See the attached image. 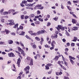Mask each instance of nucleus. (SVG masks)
<instances>
[{
	"label": "nucleus",
	"mask_w": 79,
	"mask_h": 79,
	"mask_svg": "<svg viewBox=\"0 0 79 79\" xmlns=\"http://www.w3.org/2000/svg\"><path fill=\"white\" fill-rule=\"evenodd\" d=\"M29 69H30V67L29 66H27L26 68L24 69V71H26V74H29Z\"/></svg>",
	"instance_id": "obj_1"
},
{
	"label": "nucleus",
	"mask_w": 79,
	"mask_h": 79,
	"mask_svg": "<svg viewBox=\"0 0 79 79\" xmlns=\"http://www.w3.org/2000/svg\"><path fill=\"white\" fill-rule=\"evenodd\" d=\"M8 22H9V25L10 26H12V25H13L15 24V23H14V20L13 19H10V20H8Z\"/></svg>",
	"instance_id": "obj_2"
},
{
	"label": "nucleus",
	"mask_w": 79,
	"mask_h": 79,
	"mask_svg": "<svg viewBox=\"0 0 79 79\" xmlns=\"http://www.w3.org/2000/svg\"><path fill=\"white\" fill-rule=\"evenodd\" d=\"M9 57H14L15 55L12 52H10V53H9L8 54Z\"/></svg>",
	"instance_id": "obj_3"
},
{
	"label": "nucleus",
	"mask_w": 79,
	"mask_h": 79,
	"mask_svg": "<svg viewBox=\"0 0 79 79\" xmlns=\"http://www.w3.org/2000/svg\"><path fill=\"white\" fill-rule=\"evenodd\" d=\"M62 27L61 25H58L57 27H56V28L58 31H60V29H61L62 28Z\"/></svg>",
	"instance_id": "obj_4"
},
{
	"label": "nucleus",
	"mask_w": 79,
	"mask_h": 79,
	"mask_svg": "<svg viewBox=\"0 0 79 79\" xmlns=\"http://www.w3.org/2000/svg\"><path fill=\"white\" fill-rule=\"evenodd\" d=\"M41 6V5L38 4L34 8L35 10H36V9H37V8H38V9H39Z\"/></svg>",
	"instance_id": "obj_5"
},
{
	"label": "nucleus",
	"mask_w": 79,
	"mask_h": 79,
	"mask_svg": "<svg viewBox=\"0 0 79 79\" xmlns=\"http://www.w3.org/2000/svg\"><path fill=\"white\" fill-rule=\"evenodd\" d=\"M4 8H2V9L1 10H0V14L1 15H3V14L4 13Z\"/></svg>",
	"instance_id": "obj_6"
},
{
	"label": "nucleus",
	"mask_w": 79,
	"mask_h": 79,
	"mask_svg": "<svg viewBox=\"0 0 79 79\" xmlns=\"http://www.w3.org/2000/svg\"><path fill=\"white\" fill-rule=\"evenodd\" d=\"M21 62V60H20V58H19L18 61H17V64L18 65V66L19 67L20 66H19V64H20V63Z\"/></svg>",
	"instance_id": "obj_7"
},
{
	"label": "nucleus",
	"mask_w": 79,
	"mask_h": 79,
	"mask_svg": "<svg viewBox=\"0 0 79 79\" xmlns=\"http://www.w3.org/2000/svg\"><path fill=\"white\" fill-rule=\"evenodd\" d=\"M78 28H79V27H73V28H72V29L73 31H77V30L78 29Z\"/></svg>",
	"instance_id": "obj_8"
},
{
	"label": "nucleus",
	"mask_w": 79,
	"mask_h": 79,
	"mask_svg": "<svg viewBox=\"0 0 79 79\" xmlns=\"http://www.w3.org/2000/svg\"><path fill=\"white\" fill-rule=\"evenodd\" d=\"M29 65H30V66H32V65H33V59H32V58H31L30 60Z\"/></svg>",
	"instance_id": "obj_9"
},
{
	"label": "nucleus",
	"mask_w": 79,
	"mask_h": 79,
	"mask_svg": "<svg viewBox=\"0 0 79 79\" xmlns=\"http://www.w3.org/2000/svg\"><path fill=\"white\" fill-rule=\"evenodd\" d=\"M21 29V30H23V27L22 26H20L19 28H17V31H19Z\"/></svg>",
	"instance_id": "obj_10"
},
{
	"label": "nucleus",
	"mask_w": 79,
	"mask_h": 79,
	"mask_svg": "<svg viewBox=\"0 0 79 79\" xmlns=\"http://www.w3.org/2000/svg\"><path fill=\"white\" fill-rule=\"evenodd\" d=\"M55 44H56V43L54 40H53L51 43V45L52 47H55Z\"/></svg>",
	"instance_id": "obj_11"
},
{
	"label": "nucleus",
	"mask_w": 79,
	"mask_h": 79,
	"mask_svg": "<svg viewBox=\"0 0 79 79\" xmlns=\"http://www.w3.org/2000/svg\"><path fill=\"white\" fill-rule=\"evenodd\" d=\"M25 37L27 38V39H29L30 40H31L32 41V42H33V40L32 39L30 38L29 36H28L27 35H26L25 36Z\"/></svg>",
	"instance_id": "obj_12"
},
{
	"label": "nucleus",
	"mask_w": 79,
	"mask_h": 79,
	"mask_svg": "<svg viewBox=\"0 0 79 79\" xmlns=\"http://www.w3.org/2000/svg\"><path fill=\"white\" fill-rule=\"evenodd\" d=\"M72 22L74 24H76V23H77V20L75 19H72Z\"/></svg>",
	"instance_id": "obj_13"
},
{
	"label": "nucleus",
	"mask_w": 79,
	"mask_h": 79,
	"mask_svg": "<svg viewBox=\"0 0 79 79\" xmlns=\"http://www.w3.org/2000/svg\"><path fill=\"white\" fill-rule=\"evenodd\" d=\"M8 42L9 44H12L13 43V41L11 40H8Z\"/></svg>",
	"instance_id": "obj_14"
},
{
	"label": "nucleus",
	"mask_w": 79,
	"mask_h": 79,
	"mask_svg": "<svg viewBox=\"0 0 79 79\" xmlns=\"http://www.w3.org/2000/svg\"><path fill=\"white\" fill-rule=\"evenodd\" d=\"M70 62L72 64V65H74L75 63H74V61H73V60L71 59H70Z\"/></svg>",
	"instance_id": "obj_15"
},
{
	"label": "nucleus",
	"mask_w": 79,
	"mask_h": 79,
	"mask_svg": "<svg viewBox=\"0 0 79 79\" xmlns=\"http://www.w3.org/2000/svg\"><path fill=\"white\" fill-rule=\"evenodd\" d=\"M18 23H17L16 24H15L14 26L13 27V28H14L15 29H16V28H18Z\"/></svg>",
	"instance_id": "obj_16"
},
{
	"label": "nucleus",
	"mask_w": 79,
	"mask_h": 79,
	"mask_svg": "<svg viewBox=\"0 0 79 79\" xmlns=\"http://www.w3.org/2000/svg\"><path fill=\"white\" fill-rule=\"evenodd\" d=\"M18 48L19 52H22L23 50V49H22L19 47H18Z\"/></svg>",
	"instance_id": "obj_17"
},
{
	"label": "nucleus",
	"mask_w": 79,
	"mask_h": 79,
	"mask_svg": "<svg viewBox=\"0 0 79 79\" xmlns=\"http://www.w3.org/2000/svg\"><path fill=\"white\" fill-rule=\"evenodd\" d=\"M65 31H66V32H65L66 35H67V36H68V37H69V36L70 35L69 34V33H68V31H67V30H65Z\"/></svg>",
	"instance_id": "obj_18"
},
{
	"label": "nucleus",
	"mask_w": 79,
	"mask_h": 79,
	"mask_svg": "<svg viewBox=\"0 0 79 79\" xmlns=\"http://www.w3.org/2000/svg\"><path fill=\"white\" fill-rule=\"evenodd\" d=\"M35 39L36 40H37V41H40V38H39V37H35Z\"/></svg>",
	"instance_id": "obj_19"
},
{
	"label": "nucleus",
	"mask_w": 79,
	"mask_h": 79,
	"mask_svg": "<svg viewBox=\"0 0 79 79\" xmlns=\"http://www.w3.org/2000/svg\"><path fill=\"white\" fill-rule=\"evenodd\" d=\"M69 58L70 59H72V60H76V58L73 57L71 56H69Z\"/></svg>",
	"instance_id": "obj_20"
},
{
	"label": "nucleus",
	"mask_w": 79,
	"mask_h": 79,
	"mask_svg": "<svg viewBox=\"0 0 79 79\" xmlns=\"http://www.w3.org/2000/svg\"><path fill=\"white\" fill-rule=\"evenodd\" d=\"M77 38L76 37H74V40H73V41L74 42H76V40H77Z\"/></svg>",
	"instance_id": "obj_21"
},
{
	"label": "nucleus",
	"mask_w": 79,
	"mask_h": 79,
	"mask_svg": "<svg viewBox=\"0 0 79 79\" xmlns=\"http://www.w3.org/2000/svg\"><path fill=\"white\" fill-rule=\"evenodd\" d=\"M21 54L23 55V56H25V55L26 54H25V53H24V51L23 50V51H21Z\"/></svg>",
	"instance_id": "obj_22"
},
{
	"label": "nucleus",
	"mask_w": 79,
	"mask_h": 79,
	"mask_svg": "<svg viewBox=\"0 0 79 79\" xmlns=\"http://www.w3.org/2000/svg\"><path fill=\"white\" fill-rule=\"evenodd\" d=\"M38 20H39L40 21H41V22H43L44 21L43 19H42L41 18H39Z\"/></svg>",
	"instance_id": "obj_23"
},
{
	"label": "nucleus",
	"mask_w": 79,
	"mask_h": 79,
	"mask_svg": "<svg viewBox=\"0 0 79 79\" xmlns=\"http://www.w3.org/2000/svg\"><path fill=\"white\" fill-rule=\"evenodd\" d=\"M60 7L61 9H64V6L62 4H61Z\"/></svg>",
	"instance_id": "obj_24"
},
{
	"label": "nucleus",
	"mask_w": 79,
	"mask_h": 79,
	"mask_svg": "<svg viewBox=\"0 0 79 79\" xmlns=\"http://www.w3.org/2000/svg\"><path fill=\"white\" fill-rule=\"evenodd\" d=\"M30 16L31 18H34L35 16V15L32 14L30 15Z\"/></svg>",
	"instance_id": "obj_25"
},
{
	"label": "nucleus",
	"mask_w": 79,
	"mask_h": 79,
	"mask_svg": "<svg viewBox=\"0 0 79 79\" xmlns=\"http://www.w3.org/2000/svg\"><path fill=\"white\" fill-rule=\"evenodd\" d=\"M60 67L62 68H63V69H64V70H66V68H65V67L63 66V65H61Z\"/></svg>",
	"instance_id": "obj_26"
},
{
	"label": "nucleus",
	"mask_w": 79,
	"mask_h": 79,
	"mask_svg": "<svg viewBox=\"0 0 79 79\" xmlns=\"http://www.w3.org/2000/svg\"><path fill=\"white\" fill-rule=\"evenodd\" d=\"M27 1L24 0L22 2V3L23 4H24V3L26 4V3H27Z\"/></svg>",
	"instance_id": "obj_27"
},
{
	"label": "nucleus",
	"mask_w": 79,
	"mask_h": 79,
	"mask_svg": "<svg viewBox=\"0 0 79 79\" xmlns=\"http://www.w3.org/2000/svg\"><path fill=\"white\" fill-rule=\"evenodd\" d=\"M59 58V57H58V56H56L55 57L54 60H56V61H57L58 60Z\"/></svg>",
	"instance_id": "obj_28"
},
{
	"label": "nucleus",
	"mask_w": 79,
	"mask_h": 79,
	"mask_svg": "<svg viewBox=\"0 0 79 79\" xmlns=\"http://www.w3.org/2000/svg\"><path fill=\"white\" fill-rule=\"evenodd\" d=\"M28 2L29 3H31V2H34V0H27Z\"/></svg>",
	"instance_id": "obj_29"
},
{
	"label": "nucleus",
	"mask_w": 79,
	"mask_h": 79,
	"mask_svg": "<svg viewBox=\"0 0 79 79\" xmlns=\"http://www.w3.org/2000/svg\"><path fill=\"white\" fill-rule=\"evenodd\" d=\"M8 13V12L7 11L4 12L3 15H7Z\"/></svg>",
	"instance_id": "obj_30"
},
{
	"label": "nucleus",
	"mask_w": 79,
	"mask_h": 79,
	"mask_svg": "<svg viewBox=\"0 0 79 79\" xmlns=\"http://www.w3.org/2000/svg\"><path fill=\"white\" fill-rule=\"evenodd\" d=\"M24 34H25V32L22 31L21 34H19V35H24Z\"/></svg>",
	"instance_id": "obj_31"
},
{
	"label": "nucleus",
	"mask_w": 79,
	"mask_h": 79,
	"mask_svg": "<svg viewBox=\"0 0 79 79\" xmlns=\"http://www.w3.org/2000/svg\"><path fill=\"white\" fill-rule=\"evenodd\" d=\"M28 33H29V34H31V35H32V34H33L32 33V31H29L28 32Z\"/></svg>",
	"instance_id": "obj_32"
},
{
	"label": "nucleus",
	"mask_w": 79,
	"mask_h": 79,
	"mask_svg": "<svg viewBox=\"0 0 79 79\" xmlns=\"http://www.w3.org/2000/svg\"><path fill=\"white\" fill-rule=\"evenodd\" d=\"M44 47L46 48H50V46H48L47 44L44 45Z\"/></svg>",
	"instance_id": "obj_33"
},
{
	"label": "nucleus",
	"mask_w": 79,
	"mask_h": 79,
	"mask_svg": "<svg viewBox=\"0 0 79 79\" xmlns=\"http://www.w3.org/2000/svg\"><path fill=\"white\" fill-rule=\"evenodd\" d=\"M35 24H40V22L39 21H37L35 22Z\"/></svg>",
	"instance_id": "obj_34"
},
{
	"label": "nucleus",
	"mask_w": 79,
	"mask_h": 79,
	"mask_svg": "<svg viewBox=\"0 0 79 79\" xmlns=\"http://www.w3.org/2000/svg\"><path fill=\"white\" fill-rule=\"evenodd\" d=\"M41 34H44V32H45V30H42L40 31Z\"/></svg>",
	"instance_id": "obj_35"
},
{
	"label": "nucleus",
	"mask_w": 79,
	"mask_h": 79,
	"mask_svg": "<svg viewBox=\"0 0 79 79\" xmlns=\"http://www.w3.org/2000/svg\"><path fill=\"white\" fill-rule=\"evenodd\" d=\"M19 13V11H17L14 13L13 14V15H16V14H17V13Z\"/></svg>",
	"instance_id": "obj_36"
},
{
	"label": "nucleus",
	"mask_w": 79,
	"mask_h": 79,
	"mask_svg": "<svg viewBox=\"0 0 79 79\" xmlns=\"http://www.w3.org/2000/svg\"><path fill=\"white\" fill-rule=\"evenodd\" d=\"M20 44L21 45L22 47H24V44L22 43V42L20 41Z\"/></svg>",
	"instance_id": "obj_37"
},
{
	"label": "nucleus",
	"mask_w": 79,
	"mask_h": 79,
	"mask_svg": "<svg viewBox=\"0 0 79 79\" xmlns=\"http://www.w3.org/2000/svg\"><path fill=\"white\" fill-rule=\"evenodd\" d=\"M39 9L40 10H43V9H44V6H42V5H41V6Z\"/></svg>",
	"instance_id": "obj_38"
},
{
	"label": "nucleus",
	"mask_w": 79,
	"mask_h": 79,
	"mask_svg": "<svg viewBox=\"0 0 79 79\" xmlns=\"http://www.w3.org/2000/svg\"><path fill=\"white\" fill-rule=\"evenodd\" d=\"M46 69H49V67L48 65H45Z\"/></svg>",
	"instance_id": "obj_39"
},
{
	"label": "nucleus",
	"mask_w": 79,
	"mask_h": 79,
	"mask_svg": "<svg viewBox=\"0 0 79 79\" xmlns=\"http://www.w3.org/2000/svg\"><path fill=\"white\" fill-rule=\"evenodd\" d=\"M50 24H51L50 23L48 22L47 26L48 27V26H50Z\"/></svg>",
	"instance_id": "obj_40"
},
{
	"label": "nucleus",
	"mask_w": 79,
	"mask_h": 79,
	"mask_svg": "<svg viewBox=\"0 0 79 79\" xmlns=\"http://www.w3.org/2000/svg\"><path fill=\"white\" fill-rule=\"evenodd\" d=\"M5 31L6 32V34H8V33H9V31L7 30H5Z\"/></svg>",
	"instance_id": "obj_41"
},
{
	"label": "nucleus",
	"mask_w": 79,
	"mask_h": 79,
	"mask_svg": "<svg viewBox=\"0 0 79 79\" xmlns=\"http://www.w3.org/2000/svg\"><path fill=\"white\" fill-rule=\"evenodd\" d=\"M23 4V3H22V2L20 3V6H22V7H24V6H25L24 5V4Z\"/></svg>",
	"instance_id": "obj_42"
},
{
	"label": "nucleus",
	"mask_w": 79,
	"mask_h": 79,
	"mask_svg": "<svg viewBox=\"0 0 79 79\" xmlns=\"http://www.w3.org/2000/svg\"><path fill=\"white\" fill-rule=\"evenodd\" d=\"M5 19H1V22L2 23H5Z\"/></svg>",
	"instance_id": "obj_43"
},
{
	"label": "nucleus",
	"mask_w": 79,
	"mask_h": 79,
	"mask_svg": "<svg viewBox=\"0 0 79 79\" xmlns=\"http://www.w3.org/2000/svg\"><path fill=\"white\" fill-rule=\"evenodd\" d=\"M69 79V77H66V76H65L64 77V79Z\"/></svg>",
	"instance_id": "obj_44"
},
{
	"label": "nucleus",
	"mask_w": 79,
	"mask_h": 79,
	"mask_svg": "<svg viewBox=\"0 0 79 79\" xmlns=\"http://www.w3.org/2000/svg\"><path fill=\"white\" fill-rule=\"evenodd\" d=\"M27 60H31V57L27 56Z\"/></svg>",
	"instance_id": "obj_45"
},
{
	"label": "nucleus",
	"mask_w": 79,
	"mask_h": 79,
	"mask_svg": "<svg viewBox=\"0 0 79 79\" xmlns=\"http://www.w3.org/2000/svg\"><path fill=\"white\" fill-rule=\"evenodd\" d=\"M52 73V70H51L49 72H48V74H51Z\"/></svg>",
	"instance_id": "obj_46"
},
{
	"label": "nucleus",
	"mask_w": 79,
	"mask_h": 79,
	"mask_svg": "<svg viewBox=\"0 0 79 79\" xmlns=\"http://www.w3.org/2000/svg\"><path fill=\"white\" fill-rule=\"evenodd\" d=\"M37 33H33V34H32V35H37Z\"/></svg>",
	"instance_id": "obj_47"
},
{
	"label": "nucleus",
	"mask_w": 79,
	"mask_h": 79,
	"mask_svg": "<svg viewBox=\"0 0 79 79\" xmlns=\"http://www.w3.org/2000/svg\"><path fill=\"white\" fill-rule=\"evenodd\" d=\"M61 56H62V60H63V61H65V59H64V57H63V56L62 55H61Z\"/></svg>",
	"instance_id": "obj_48"
},
{
	"label": "nucleus",
	"mask_w": 79,
	"mask_h": 79,
	"mask_svg": "<svg viewBox=\"0 0 79 79\" xmlns=\"http://www.w3.org/2000/svg\"><path fill=\"white\" fill-rule=\"evenodd\" d=\"M61 62L60 61H58V64H60V66H61V65H62L61 64Z\"/></svg>",
	"instance_id": "obj_49"
},
{
	"label": "nucleus",
	"mask_w": 79,
	"mask_h": 79,
	"mask_svg": "<svg viewBox=\"0 0 79 79\" xmlns=\"http://www.w3.org/2000/svg\"><path fill=\"white\" fill-rule=\"evenodd\" d=\"M64 64H65L66 66H68V64H67V62L65 60L64 61Z\"/></svg>",
	"instance_id": "obj_50"
},
{
	"label": "nucleus",
	"mask_w": 79,
	"mask_h": 79,
	"mask_svg": "<svg viewBox=\"0 0 79 79\" xmlns=\"http://www.w3.org/2000/svg\"><path fill=\"white\" fill-rule=\"evenodd\" d=\"M37 34H38V35H40V34H41V33H40V31H38L37 32Z\"/></svg>",
	"instance_id": "obj_51"
},
{
	"label": "nucleus",
	"mask_w": 79,
	"mask_h": 79,
	"mask_svg": "<svg viewBox=\"0 0 79 79\" xmlns=\"http://www.w3.org/2000/svg\"><path fill=\"white\" fill-rule=\"evenodd\" d=\"M32 47L33 48H36V45H35L34 44V45H33Z\"/></svg>",
	"instance_id": "obj_52"
},
{
	"label": "nucleus",
	"mask_w": 79,
	"mask_h": 79,
	"mask_svg": "<svg viewBox=\"0 0 79 79\" xmlns=\"http://www.w3.org/2000/svg\"><path fill=\"white\" fill-rule=\"evenodd\" d=\"M38 48H39V49H42V46L40 45H39Z\"/></svg>",
	"instance_id": "obj_53"
},
{
	"label": "nucleus",
	"mask_w": 79,
	"mask_h": 79,
	"mask_svg": "<svg viewBox=\"0 0 79 79\" xmlns=\"http://www.w3.org/2000/svg\"><path fill=\"white\" fill-rule=\"evenodd\" d=\"M35 18H36V19H39V16L38 15H37V16H36L35 17Z\"/></svg>",
	"instance_id": "obj_54"
},
{
	"label": "nucleus",
	"mask_w": 79,
	"mask_h": 79,
	"mask_svg": "<svg viewBox=\"0 0 79 79\" xmlns=\"http://www.w3.org/2000/svg\"><path fill=\"white\" fill-rule=\"evenodd\" d=\"M36 55V56H38V57H40V55L39 54H37Z\"/></svg>",
	"instance_id": "obj_55"
},
{
	"label": "nucleus",
	"mask_w": 79,
	"mask_h": 79,
	"mask_svg": "<svg viewBox=\"0 0 79 79\" xmlns=\"http://www.w3.org/2000/svg\"><path fill=\"white\" fill-rule=\"evenodd\" d=\"M48 66H53V65L51 64H48Z\"/></svg>",
	"instance_id": "obj_56"
},
{
	"label": "nucleus",
	"mask_w": 79,
	"mask_h": 79,
	"mask_svg": "<svg viewBox=\"0 0 79 79\" xmlns=\"http://www.w3.org/2000/svg\"><path fill=\"white\" fill-rule=\"evenodd\" d=\"M21 79V76H19L16 79Z\"/></svg>",
	"instance_id": "obj_57"
},
{
	"label": "nucleus",
	"mask_w": 79,
	"mask_h": 79,
	"mask_svg": "<svg viewBox=\"0 0 79 79\" xmlns=\"http://www.w3.org/2000/svg\"><path fill=\"white\" fill-rule=\"evenodd\" d=\"M71 47H74V43H72L71 44Z\"/></svg>",
	"instance_id": "obj_58"
},
{
	"label": "nucleus",
	"mask_w": 79,
	"mask_h": 79,
	"mask_svg": "<svg viewBox=\"0 0 79 79\" xmlns=\"http://www.w3.org/2000/svg\"><path fill=\"white\" fill-rule=\"evenodd\" d=\"M67 3L68 4H69V5H71V2L70 1H69L67 2Z\"/></svg>",
	"instance_id": "obj_59"
},
{
	"label": "nucleus",
	"mask_w": 79,
	"mask_h": 79,
	"mask_svg": "<svg viewBox=\"0 0 79 79\" xmlns=\"http://www.w3.org/2000/svg\"><path fill=\"white\" fill-rule=\"evenodd\" d=\"M73 3H78L79 2H78V1H73Z\"/></svg>",
	"instance_id": "obj_60"
},
{
	"label": "nucleus",
	"mask_w": 79,
	"mask_h": 79,
	"mask_svg": "<svg viewBox=\"0 0 79 79\" xmlns=\"http://www.w3.org/2000/svg\"><path fill=\"white\" fill-rule=\"evenodd\" d=\"M29 18V16H26L25 17V19H27Z\"/></svg>",
	"instance_id": "obj_61"
},
{
	"label": "nucleus",
	"mask_w": 79,
	"mask_h": 79,
	"mask_svg": "<svg viewBox=\"0 0 79 79\" xmlns=\"http://www.w3.org/2000/svg\"><path fill=\"white\" fill-rule=\"evenodd\" d=\"M11 34L13 35H16V34L15 33H11Z\"/></svg>",
	"instance_id": "obj_62"
},
{
	"label": "nucleus",
	"mask_w": 79,
	"mask_h": 79,
	"mask_svg": "<svg viewBox=\"0 0 79 79\" xmlns=\"http://www.w3.org/2000/svg\"><path fill=\"white\" fill-rule=\"evenodd\" d=\"M15 43H16V44H18V45H19V42H18V41H15Z\"/></svg>",
	"instance_id": "obj_63"
},
{
	"label": "nucleus",
	"mask_w": 79,
	"mask_h": 79,
	"mask_svg": "<svg viewBox=\"0 0 79 79\" xmlns=\"http://www.w3.org/2000/svg\"><path fill=\"white\" fill-rule=\"evenodd\" d=\"M53 19H54L55 21H57L58 20V18H55Z\"/></svg>",
	"instance_id": "obj_64"
}]
</instances>
